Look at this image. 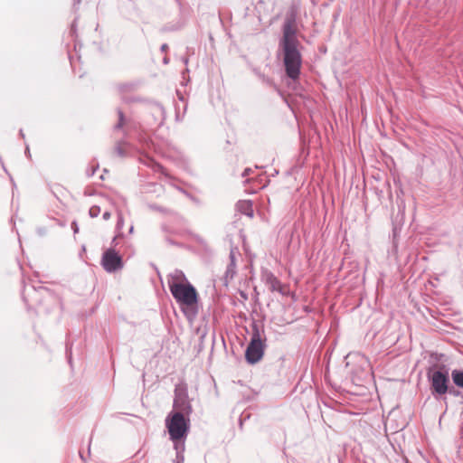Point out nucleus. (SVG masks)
Masks as SVG:
<instances>
[{
  "instance_id": "2eb2a0df",
  "label": "nucleus",
  "mask_w": 463,
  "mask_h": 463,
  "mask_svg": "<svg viewBox=\"0 0 463 463\" xmlns=\"http://www.w3.org/2000/svg\"><path fill=\"white\" fill-rule=\"evenodd\" d=\"M100 213V207L93 205L90 208L89 214L91 218L97 217Z\"/></svg>"
},
{
  "instance_id": "4468645a",
  "label": "nucleus",
  "mask_w": 463,
  "mask_h": 463,
  "mask_svg": "<svg viewBox=\"0 0 463 463\" xmlns=\"http://www.w3.org/2000/svg\"><path fill=\"white\" fill-rule=\"evenodd\" d=\"M127 144L125 142H118L116 146H115V153L118 156H125L127 155V152L124 148V146H126Z\"/></svg>"
},
{
  "instance_id": "393cba45",
  "label": "nucleus",
  "mask_w": 463,
  "mask_h": 463,
  "mask_svg": "<svg viewBox=\"0 0 463 463\" xmlns=\"http://www.w3.org/2000/svg\"><path fill=\"white\" fill-rule=\"evenodd\" d=\"M164 63H165V64L168 63V59L166 57L164 58Z\"/></svg>"
},
{
  "instance_id": "0eeeda50",
  "label": "nucleus",
  "mask_w": 463,
  "mask_h": 463,
  "mask_svg": "<svg viewBox=\"0 0 463 463\" xmlns=\"http://www.w3.org/2000/svg\"><path fill=\"white\" fill-rule=\"evenodd\" d=\"M192 401L188 396L187 384L184 381L175 384L173 405H190Z\"/></svg>"
},
{
  "instance_id": "f8f14e48",
  "label": "nucleus",
  "mask_w": 463,
  "mask_h": 463,
  "mask_svg": "<svg viewBox=\"0 0 463 463\" xmlns=\"http://www.w3.org/2000/svg\"><path fill=\"white\" fill-rule=\"evenodd\" d=\"M451 377L455 385L463 389V371L453 370L451 373Z\"/></svg>"
},
{
  "instance_id": "423d86ee",
  "label": "nucleus",
  "mask_w": 463,
  "mask_h": 463,
  "mask_svg": "<svg viewBox=\"0 0 463 463\" xmlns=\"http://www.w3.org/2000/svg\"><path fill=\"white\" fill-rule=\"evenodd\" d=\"M431 388L438 394H445L448 391L449 375L446 372L435 371L430 375Z\"/></svg>"
},
{
  "instance_id": "39448f33",
  "label": "nucleus",
  "mask_w": 463,
  "mask_h": 463,
  "mask_svg": "<svg viewBox=\"0 0 463 463\" xmlns=\"http://www.w3.org/2000/svg\"><path fill=\"white\" fill-rule=\"evenodd\" d=\"M101 265L107 272H116L123 268L121 256L113 249H108L102 255Z\"/></svg>"
},
{
  "instance_id": "f03ea898",
  "label": "nucleus",
  "mask_w": 463,
  "mask_h": 463,
  "mask_svg": "<svg viewBox=\"0 0 463 463\" xmlns=\"http://www.w3.org/2000/svg\"><path fill=\"white\" fill-rule=\"evenodd\" d=\"M165 427L167 429L170 439L175 442L176 450L184 449V443L179 447L178 441L184 439L190 430V419L180 411H172L165 418ZM177 458L181 461L184 457L177 451Z\"/></svg>"
},
{
  "instance_id": "20e7f679",
  "label": "nucleus",
  "mask_w": 463,
  "mask_h": 463,
  "mask_svg": "<svg viewBox=\"0 0 463 463\" xmlns=\"http://www.w3.org/2000/svg\"><path fill=\"white\" fill-rule=\"evenodd\" d=\"M264 340L261 338L259 326L254 324L252 326L251 339L245 352L247 362L251 364L258 363L264 354Z\"/></svg>"
},
{
  "instance_id": "7ed1b4c3",
  "label": "nucleus",
  "mask_w": 463,
  "mask_h": 463,
  "mask_svg": "<svg viewBox=\"0 0 463 463\" xmlns=\"http://www.w3.org/2000/svg\"><path fill=\"white\" fill-rule=\"evenodd\" d=\"M170 292L175 301L182 307L184 315L189 319H193L198 312L195 307L198 302V294L195 288L190 282H186L184 285L173 284Z\"/></svg>"
},
{
  "instance_id": "9b49d317",
  "label": "nucleus",
  "mask_w": 463,
  "mask_h": 463,
  "mask_svg": "<svg viewBox=\"0 0 463 463\" xmlns=\"http://www.w3.org/2000/svg\"><path fill=\"white\" fill-rule=\"evenodd\" d=\"M117 88L120 94H125L134 91L137 85L133 82H126L118 84Z\"/></svg>"
},
{
  "instance_id": "f257e3e1",
  "label": "nucleus",
  "mask_w": 463,
  "mask_h": 463,
  "mask_svg": "<svg viewBox=\"0 0 463 463\" xmlns=\"http://www.w3.org/2000/svg\"><path fill=\"white\" fill-rule=\"evenodd\" d=\"M283 35L279 43V47L283 52V63L286 75L296 80L299 78L302 64L300 53L301 43L297 37V29L294 18H287L282 27Z\"/></svg>"
},
{
  "instance_id": "5701e85b",
  "label": "nucleus",
  "mask_w": 463,
  "mask_h": 463,
  "mask_svg": "<svg viewBox=\"0 0 463 463\" xmlns=\"http://www.w3.org/2000/svg\"><path fill=\"white\" fill-rule=\"evenodd\" d=\"M231 265H234V262H235V259H234V255L232 253H231Z\"/></svg>"
},
{
  "instance_id": "9d476101",
  "label": "nucleus",
  "mask_w": 463,
  "mask_h": 463,
  "mask_svg": "<svg viewBox=\"0 0 463 463\" xmlns=\"http://www.w3.org/2000/svg\"><path fill=\"white\" fill-rule=\"evenodd\" d=\"M237 209L242 214H245L249 217H253V208L250 201H239L237 203Z\"/></svg>"
},
{
  "instance_id": "cd10ccee",
  "label": "nucleus",
  "mask_w": 463,
  "mask_h": 463,
  "mask_svg": "<svg viewBox=\"0 0 463 463\" xmlns=\"http://www.w3.org/2000/svg\"><path fill=\"white\" fill-rule=\"evenodd\" d=\"M77 4H79L81 0H74Z\"/></svg>"
},
{
  "instance_id": "6e6552de",
  "label": "nucleus",
  "mask_w": 463,
  "mask_h": 463,
  "mask_svg": "<svg viewBox=\"0 0 463 463\" xmlns=\"http://www.w3.org/2000/svg\"><path fill=\"white\" fill-rule=\"evenodd\" d=\"M186 282H189L182 270L175 269L167 277V284L169 289L171 290V287L173 284L175 285H184Z\"/></svg>"
},
{
  "instance_id": "f3484780",
  "label": "nucleus",
  "mask_w": 463,
  "mask_h": 463,
  "mask_svg": "<svg viewBox=\"0 0 463 463\" xmlns=\"http://www.w3.org/2000/svg\"><path fill=\"white\" fill-rule=\"evenodd\" d=\"M153 209L162 212V213H172V212L163 209L162 207H159V206H153Z\"/></svg>"
},
{
  "instance_id": "b1692460",
  "label": "nucleus",
  "mask_w": 463,
  "mask_h": 463,
  "mask_svg": "<svg viewBox=\"0 0 463 463\" xmlns=\"http://www.w3.org/2000/svg\"><path fill=\"white\" fill-rule=\"evenodd\" d=\"M95 170H96V168H93V169H92V171H91V173H90V174H89V176L93 175L95 174Z\"/></svg>"
},
{
  "instance_id": "c85d7f7f",
  "label": "nucleus",
  "mask_w": 463,
  "mask_h": 463,
  "mask_svg": "<svg viewBox=\"0 0 463 463\" xmlns=\"http://www.w3.org/2000/svg\"><path fill=\"white\" fill-rule=\"evenodd\" d=\"M77 4H79L81 0H74Z\"/></svg>"
},
{
  "instance_id": "4be33fe9",
  "label": "nucleus",
  "mask_w": 463,
  "mask_h": 463,
  "mask_svg": "<svg viewBox=\"0 0 463 463\" xmlns=\"http://www.w3.org/2000/svg\"><path fill=\"white\" fill-rule=\"evenodd\" d=\"M167 49H168V45H167L166 43H164V44L161 46V51H162V52H165Z\"/></svg>"
},
{
  "instance_id": "dca6fc26",
  "label": "nucleus",
  "mask_w": 463,
  "mask_h": 463,
  "mask_svg": "<svg viewBox=\"0 0 463 463\" xmlns=\"http://www.w3.org/2000/svg\"><path fill=\"white\" fill-rule=\"evenodd\" d=\"M123 226H124V220H123L121 213H118L117 229L121 230L123 228Z\"/></svg>"
},
{
  "instance_id": "a211bd4d",
  "label": "nucleus",
  "mask_w": 463,
  "mask_h": 463,
  "mask_svg": "<svg viewBox=\"0 0 463 463\" xmlns=\"http://www.w3.org/2000/svg\"><path fill=\"white\" fill-rule=\"evenodd\" d=\"M111 214L109 212H105L102 215V218L105 220V221H108L109 218H110Z\"/></svg>"
},
{
  "instance_id": "ddd939ff",
  "label": "nucleus",
  "mask_w": 463,
  "mask_h": 463,
  "mask_svg": "<svg viewBox=\"0 0 463 463\" xmlns=\"http://www.w3.org/2000/svg\"><path fill=\"white\" fill-rule=\"evenodd\" d=\"M117 112H118V119L117 124L114 126V129L119 130L126 124V118H125V115H124L123 111L120 109H118Z\"/></svg>"
},
{
  "instance_id": "6ab92c4d",
  "label": "nucleus",
  "mask_w": 463,
  "mask_h": 463,
  "mask_svg": "<svg viewBox=\"0 0 463 463\" xmlns=\"http://www.w3.org/2000/svg\"><path fill=\"white\" fill-rule=\"evenodd\" d=\"M251 172V169L250 168H246L243 173H242V176L245 177L247 175H250V173Z\"/></svg>"
},
{
  "instance_id": "bb28decb",
  "label": "nucleus",
  "mask_w": 463,
  "mask_h": 463,
  "mask_svg": "<svg viewBox=\"0 0 463 463\" xmlns=\"http://www.w3.org/2000/svg\"><path fill=\"white\" fill-rule=\"evenodd\" d=\"M163 230H164V231H165V232H167V229H166V227H165V226H163Z\"/></svg>"
},
{
  "instance_id": "a878e982",
  "label": "nucleus",
  "mask_w": 463,
  "mask_h": 463,
  "mask_svg": "<svg viewBox=\"0 0 463 463\" xmlns=\"http://www.w3.org/2000/svg\"><path fill=\"white\" fill-rule=\"evenodd\" d=\"M133 229H134L133 226H131L130 229H129V232H132Z\"/></svg>"
},
{
  "instance_id": "1a4fd4ad",
  "label": "nucleus",
  "mask_w": 463,
  "mask_h": 463,
  "mask_svg": "<svg viewBox=\"0 0 463 463\" xmlns=\"http://www.w3.org/2000/svg\"><path fill=\"white\" fill-rule=\"evenodd\" d=\"M263 280L271 291H281V283L272 272L266 270L263 273Z\"/></svg>"
},
{
  "instance_id": "aec40b11",
  "label": "nucleus",
  "mask_w": 463,
  "mask_h": 463,
  "mask_svg": "<svg viewBox=\"0 0 463 463\" xmlns=\"http://www.w3.org/2000/svg\"><path fill=\"white\" fill-rule=\"evenodd\" d=\"M264 81L271 86L274 85L273 81L269 78H263Z\"/></svg>"
},
{
  "instance_id": "412c9836",
  "label": "nucleus",
  "mask_w": 463,
  "mask_h": 463,
  "mask_svg": "<svg viewBox=\"0 0 463 463\" xmlns=\"http://www.w3.org/2000/svg\"><path fill=\"white\" fill-rule=\"evenodd\" d=\"M156 169H157V171H160V172H161V173H163V174L165 173V169H164V167H163L162 165H156Z\"/></svg>"
}]
</instances>
